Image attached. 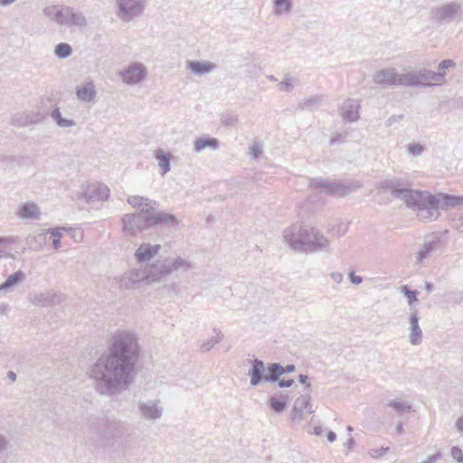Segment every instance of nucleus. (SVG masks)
Wrapping results in <instances>:
<instances>
[{
  "instance_id": "28",
  "label": "nucleus",
  "mask_w": 463,
  "mask_h": 463,
  "mask_svg": "<svg viewBox=\"0 0 463 463\" xmlns=\"http://www.w3.org/2000/svg\"><path fill=\"white\" fill-rule=\"evenodd\" d=\"M17 214L23 219H39V207L33 203H26L20 206Z\"/></svg>"
},
{
  "instance_id": "45",
  "label": "nucleus",
  "mask_w": 463,
  "mask_h": 463,
  "mask_svg": "<svg viewBox=\"0 0 463 463\" xmlns=\"http://www.w3.org/2000/svg\"><path fill=\"white\" fill-rule=\"evenodd\" d=\"M401 292L407 298L408 304L411 307L419 301L417 298L419 292L417 290H411L407 286L404 285L401 287Z\"/></svg>"
},
{
  "instance_id": "56",
  "label": "nucleus",
  "mask_w": 463,
  "mask_h": 463,
  "mask_svg": "<svg viewBox=\"0 0 463 463\" xmlns=\"http://www.w3.org/2000/svg\"><path fill=\"white\" fill-rule=\"evenodd\" d=\"M67 232H69L70 236L73 239V241L76 242L80 241L83 237L82 231L79 228H70Z\"/></svg>"
},
{
  "instance_id": "5",
  "label": "nucleus",
  "mask_w": 463,
  "mask_h": 463,
  "mask_svg": "<svg viewBox=\"0 0 463 463\" xmlns=\"http://www.w3.org/2000/svg\"><path fill=\"white\" fill-rule=\"evenodd\" d=\"M192 267L191 262L181 256L167 257L151 264L150 274L154 280L158 281L175 271H188Z\"/></svg>"
},
{
  "instance_id": "60",
  "label": "nucleus",
  "mask_w": 463,
  "mask_h": 463,
  "mask_svg": "<svg viewBox=\"0 0 463 463\" xmlns=\"http://www.w3.org/2000/svg\"><path fill=\"white\" fill-rule=\"evenodd\" d=\"M277 382L279 383V386L281 387V388L290 387L294 383V380L293 379H288V380L279 379V381H277Z\"/></svg>"
},
{
  "instance_id": "8",
  "label": "nucleus",
  "mask_w": 463,
  "mask_h": 463,
  "mask_svg": "<svg viewBox=\"0 0 463 463\" xmlns=\"http://www.w3.org/2000/svg\"><path fill=\"white\" fill-rule=\"evenodd\" d=\"M145 0H116L115 14L124 23H129L142 14Z\"/></svg>"
},
{
  "instance_id": "33",
  "label": "nucleus",
  "mask_w": 463,
  "mask_h": 463,
  "mask_svg": "<svg viewBox=\"0 0 463 463\" xmlns=\"http://www.w3.org/2000/svg\"><path fill=\"white\" fill-rule=\"evenodd\" d=\"M267 371L265 381L268 383H275L279 381V376L283 374V366L278 363L269 364Z\"/></svg>"
},
{
  "instance_id": "7",
  "label": "nucleus",
  "mask_w": 463,
  "mask_h": 463,
  "mask_svg": "<svg viewBox=\"0 0 463 463\" xmlns=\"http://www.w3.org/2000/svg\"><path fill=\"white\" fill-rule=\"evenodd\" d=\"M380 187L383 190L391 191L394 197L402 200L407 207L416 212L420 191L408 189L404 183L395 178L382 182Z\"/></svg>"
},
{
  "instance_id": "6",
  "label": "nucleus",
  "mask_w": 463,
  "mask_h": 463,
  "mask_svg": "<svg viewBox=\"0 0 463 463\" xmlns=\"http://www.w3.org/2000/svg\"><path fill=\"white\" fill-rule=\"evenodd\" d=\"M462 14V4L458 1H450L432 6L429 12V17L434 24L443 25L458 20Z\"/></svg>"
},
{
  "instance_id": "25",
  "label": "nucleus",
  "mask_w": 463,
  "mask_h": 463,
  "mask_svg": "<svg viewBox=\"0 0 463 463\" xmlns=\"http://www.w3.org/2000/svg\"><path fill=\"white\" fill-rule=\"evenodd\" d=\"M265 372V364L263 361L255 359L252 362V367L249 370V376L250 377V384L252 386H257L263 380L265 381L266 374Z\"/></svg>"
},
{
  "instance_id": "22",
  "label": "nucleus",
  "mask_w": 463,
  "mask_h": 463,
  "mask_svg": "<svg viewBox=\"0 0 463 463\" xmlns=\"http://www.w3.org/2000/svg\"><path fill=\"white\" fill-rule=\"evenodd\" d=\"M186 67L194 75L201 76L212 72L217 66L208 61H189Z\"/></svg>"
},
{
  "instance_id": "9",
  "label": "nucleus",
  "mask_w": 463,
  "mask_h": 463,
  "mask_svg": "<svg viewBox=\"0 0 463 463\" xmlns=\"http://www.w3.org/2000/svg\"><path fill=\"white\" fill-rule=\"evenodd\" d=\"M311 186L316 189H320L321 193L329 195L345 196L360 188L361 184L358 183L345 184L337 182H330L323 178H317L311 182Z\"/></svg>"
},
{
  "instance_id": "44",
  "label": "nucleus",
  "mask_w": 463,
  "mask_h": 463,
  "mask_svg": "<svg viewBox=\"0 0 463 463\" xmlns=\"http://www.w3.org/2000/svg\"><path fill=\"white\" fill-rule=\"evenodd\" d=\"M70 6H61L55 23L61 26H67Z\"/></svg>"
},
{
  "instance_id": "4",
  "label": "nucleus",
  "mask_w": 463,
  "mask_h": 463,
  "mask_svg": "<svg viewBox=\"0 0 463 463\" xmlns=\"http://www.w3.org/2000/svg\"><path fill=\"white\" fill-rule=\"evenodd\" d=\"M123 230L130 236H135L138 232L149 229L156 225L176 226L178 221L175 215L163 211L154 214L128 213L122 217Z\"/></svg>"
},
{
  "instance_id": "11",
  "label": "nucleus",
  "mask_w": 463,
  "mask_h": 463,
  "mask_svg": "<svg viewBox=\"0 0 463 463\" xmlns=\"http://www.w3.org/2000/svg\"><path fill=\"white\" fill-rule=\"evenodd\" d=\"M146 67L138 61L130 63L119 72L121 80L127 85L138 84L146 79Z\"/></svg>"
},
{
  "instance_id": "27",
  "label": "nucleus",
  "mask_w": 463,
  "mask_h": 463,
  "mask_svg": "<svg viewBox=\"0 0 463 463\" xmlns=\"http://www.w3.org/2000/svg\"><path fill=\"white\" fill-rule=\"evenodd\" d=\"M288 402V395L287 393L280 392L279 395L270 397L268 401V405L276 412H282Z\"/></svg>"
},
{
  "instance_id": "14",
  "label": "nucleus",
  "mask_w": 463,
  "mask_h": 463,
  "mask_svg": "<svg viewBox=\"0 0 463 463\" xmlns=\"http://www.w3.org/2000/svg\"><path fill=\"white\" fill-rule=\"evenodd\" d=\"M310 401L311 397L309 394L300 395L296 399L291 411V420L293 422L299 423L304 419L305 412H314Z\"/></svg>"
},
{
  "instance_id": "42",
  "label": "nucleus",
  "mask_w": 463,
  "mask_h": 463,
  "mask_svg": "<svg viewBox=\"0 0 463 463\" xmlns=\"http://www.w3.org/2000/svg\"><path fill=\"white\" fill-rule=\"evenodd\" d=\"M214 332L216 333V336L209 339L206 342H203L200 349L202 352H208L210 351L216 344H218L220 341L222 340L223 335L220 330L214 329Z\"/></svg>"
},
{
  "instance_id": "38",
  "label": "nucleus",
  "mask_w": 463,
  "mask_h": 463,
  "mask_svg": "<svg viewBox=\"0 0 463 463\" xmlns=\"http://www.w3.org/2000/svg\"><path fill=\"white\" fill-rule=\"evenodd\" d=\"M274 14L276 16H281L284 14L289 13L292 9V3L290 0H274Z\"/></svg>"
},
{
  "instance_id": "53",
  "label": "nucleus",
  "mask_w": 463,
  "mask_h": 463,
  "mask_svg": "<svg viewBox=\"0 0 463 463\" xmlns=\"http://www.w3.org/2000/svg\"><path fill=\"white\" fill-rule=\"evenodd\" d=\"M347 136H348L347 132L335 133L331 137V138L329 140V145L334 146L335 144L344 143L346 140Z\"/></svg>"
},
{
  "instance_id": "16",
  "label": "nucleus",
  "mask_w": 463,
  "mask_h": 463,
  "mask_svg": "<svg viewBox=\"0 0 463 463\" xmlns=\"http://www.w3.org/2000/svg\"><path fill=\"white\" fill-rule=\"evenodd\" d=\"M399 73L395 68H386L377 71L373 80L375 84L387 87H398Z\"/></svg>"
},
{
  "instance_id": "18",
  "label": "nucleus",
  "mask_w": 463,
  "mask_h": 463,
  "mask_svg": "<svg viewBox=\"0 0 463 463\" xmlns=\"http://www.w3.org/2000/svg\"><path fill=\"white\" fill-rule=\"evenodd\" d=\"M161 249L159 244L141 243L135 251V257L139 263H144L155 258Z\"/></svg>"
},
{
  "instance_id": "24",
  "label": "nucleus",
  "mask_w": 463,
  "mask_h": 463,
  "mask_svg": "<svg viewBox=\"0 0 463 463\" xmlns=\"http://www.w3.org/2000/svg\"><path fill=\"white\" fill-rule=\"evenodd\" d=\"M419 317L417 312L411 315L410 323V343L413 345H418L422 342V331L419 326Z\"/></svg>"
},
{
  "instance_id": "52",
  "label": "nucleus",
  "mask_w": 463,
  "mask_h": 463,
  "mask_svg": "<svg viewBox=\"0 0 463 463\" xmlns=\"http://www.w3.org/2000/svg\"><path fill=\"white\" fill-rule=\"evenodd\" d=\"M390 450L389 447L373 448L368 450V454L373 458H379Z\"/></svg>"
},
{
  "instance_id": "32",
  "label": "nucleus",
  "mask_w": 463,
  "mask_h": 463,
  "mask_svg": "<svg viewBox=\"0 0 463 463\" xmlns=\"http://www.w3.org/2000/svg\"><path fill=\"white\" fill-rule=\"evenodd\" d=\"M47 231L37 234L30 235L27 238L28 246L35 251L42 250L46 242Z\"/></svg>"
},
{
  "instance_id": "3",
  "label": "nucleus",
  "mask_w": 463,
  "mask_h": 463,
  "mask_svg": "<svg viewBox=\"0 0 463 463\" xmlns=\"http://www.w3.org/2000/svg\"><path fill=\"white\" fill-rule=\"evenodd\" d=\"M458 205H463L462 195L442 193L432 194L427 191H420L415 213L420 220L432 222L439 217L440 209L448 210Z\"/></svg>"
},
{
  "instance_id": "43",
  "label": "nucleus",
  "mask_w": 463,
  "mask_h": 463,
  "mask_svg": "<svg viewBox=\"0 0 463 463\" xmlns=\"http://www.w3.org/2000/svg\"><path fill=\"white\" fill-rule=\"evenodd\" d=\"M388 406L393 408V410L400 414L409 412L411 410V404L404 402H399L394 400L389 401Z\"/></svg>"
},
{
  "instance_id": "57",
  "label": "nucleus",
  "mask_w": 463,
  "mask_h": 463,
  "mask_svg": "<svg viewBox=\"0 0 463 463\" xmlns=\"http://www.w3.org/2000/svg\"><path fill=\"white\" fill-rule=\"evenodd\" d=\"M8 445L9 441L5 435L0 433V456L6 452Z\"/></svg>"
},
{
  "instance_id": "26",
  "label": "nucleus",
  "mask_w": 463,
  "mask_h": 463,
  "mask_svg": "<svg viewBox=\"0 0 463 463\" xmlns=\"http://www.w3.org/2000/svg\"><path fill=\"white\" fill-rule=\"evenodd\" d=\"M154 156L157 160L161 175H165L171 169L170 161L174 156L170 152L158 148L155 150Z\"/></svg>"
},
{
  "instance_id": "23",
  "label": "nucleus",
  "mask_w": 463,
  "mask_h": 463,
  "mask_svg": "<svg viewBox=\"0 0 463 463\" xmlns=\"http://www.w3.org/2000/svg\"><path fill=\"white\" fill-rule=\"evenodd\" d=\"M96 88L93 81L85 82L76 89L78 99L84 102H92L96 98Z\"/></svg>"
},
{
  "instance_id": "46",
  "label": "nucleus",
  "mask_w": 463,
  "mask_h": 463,
  "mask_svg": "<svg viewBox=\"0 0 463 463\" xmlns=\"http://www.w3.org/2000/svg\"><path fill=\"white\" fill-rule=\"evenodd\" d=\"M221 122L225 127H234L239 122V118L232 113L226 112L222 115Z\"/></svg>"
},
{
  "instance_id": "55",
  "label": "nucleus",
  "mask_w": 463,
  "mask_h": 463,
  "mask_svg": "<svg viewBox=\"0 0 463 463\" xmlns=\"http://www.w3.org/2000/svg\"><path fill=\"white\" fill-rule=\"evenodd\" d=\"M451 457L454 460H456L458 463H462L463 461V452L461 449L458 446H453L451 448L450 451Z\"/></svg>"
},
{
  "instance_id": "13",
  "label": "nucleus",
  "mask_w": 463,
  "mask_h": 463,
  "mask_svg": "<svg viewBox=\"0 0 463 463\" xmlns=\"http://www.w3.org/2000/svg\"><path fill=\"white\" fill-rule=\"evenodd\" d=\"M88 429L92 439H110V430L113 429L108 419L100 417H90L89 419Z\"/></svg>"
},
{
  "instance_id": "20",
  "label": "nucleus",
  "mask_w": 463,
  "mask_h": 463,
  "mask_svg": "<svg viewBox=\"0 0 463 463\" xmlns=\"http://www.w3.org/2000/svg\"><path fill=\"white\" fill-rule=\"evenodd\" d=\"M58 295L56 292L52 290H47L44 292H38L33 295H30L29 300L30 302L38 307H51L56 304V299L58 298Z\"/></svg>"
},
{
  "instance_id": "48",
  "label": "nucleus",
  "mask_w": 463,
  "mask_h": 463,
  "mask_svg": "<svg viewBox=\"0 0 463 463\" xmlns=\"http://www.w3.org/2000/svg\"><path fill=\"white\" fill-rule=\"evenodd\" d=\"M64 228H55L52 230H47V233H51L52 237V245L53 248L58 250L61 248V230H63Z\"/></svg>"
},
{
  "instance_id": "64",
  "label": "nucleus",
  "mask_w": 463,
  "mask_h": 463,
  "mask_svg": "<svg viewBox=\"0 0 463 463\" xmlns=\"http://www.w3.org/2000/svg\"><path fill=\"white\" fill-rule=\"evenodd\" d=\"M456 427L458 431L463 432V415L457 420Z\"/></svg>"
},
{
  "instance_id": "63",
  "label": "nucleus",
  "mask_w": 463,
  "mask_h": 463,
  "mask_svg": "<svg viewBox=\"0 0 463 463\" xmlns=\"http://www.w3.org/2000/svg\"><path fill=\"white\" fill-rule=\"evenodd\" d=\"M330 277L337 284L341 283L343 280V274L340 272H332Z\"/></svg>"
},
{
  "instance_id": "31",
  "label": "nucleus",
  "mask_w": 463,
  "mask_h": 463,
  "mask_svg": "<svg viewBox=\"0 0 463 463\" xmlns=\"http://www.w3.org/2000/svg\"><path fill=\"white\" fill-rule=\"evenodd\" d=\"M24 111L26 113V116H28L27 119L29 121L30 126L43 122L46 116L48 115V112L41 107L32 109H26Z\"/></svg>"
},
{
  "instance_id": "10",
  "label": "nucleus",
  "mask_w": 463,
  "mask_h": 463,
  "mask_svg": "<svg viewBox=\"0 0 463 463\" xmlns=\"http://www.w3.org/2000/svg\"><path fill=\"white\" fill-rule=\"evenodd\" d=\"M155 281L150 274V265L146 269H133L126 272L118 281L119 288L122 289L135 288L137 284L143 280Z\"/></svg>"
},
{
  "instance_id": "19",
  "label": "nucleus",
  "mask_w": 463,
  "mask_h": 463,
  "mask_svg": "<svg viewBox=\"0 0 463 463\" xmlns=\"http://www.w3.org/2000/svg\"><path fill=\"white\" fill-rule=\"evenodd\" d=\"M359 108L360 105L356 99H347L340 108V115L345 121H356L359 118Z\"/></svg>"
},
{
  "instance_id": "17",
  "label": "nucleus",
  "mask_w": 463,
  "mask_h": 463,
  "mask_svg": "<svg viewBox=\"0 0 463 463\" xmlns=\"http://www.w3.org/2000/svg\"><path fill=\"white\" fill-rule=\"evenodd\" d=\"M128 203L133 207L140 210L139 213L147 215L154 214V211L157 207L156 201L139 195H131L128 198ZM156 212H155L156 213Z\"/></svg>"
},
{
  "instance_id": "40",
  "label": "nucleus",
  "mask_w": 463,
  "mask_h": 463,
  "mask_svg": "<svg viewBox=\"0 0 463 463\" xmlns=\"http://www.w3.org/2000/svg\"><path fill=\"white\" fill-rule=\"evenodd\" d=\"M73 52L72 47L66 43H60L54 48V55L58 59H66Z\"/></svg>"
},
{
  "instance_id": "35",
  "label": "nucleus",
  "mask_w": 463,
  "mask_h": 463,
  "mask_svg": "<svg viewBox=\"0 0 463 463\" xmlns=\"http://www.w3.org/2000/svg\"><path fill=\"white\" fill-rule=\"evenodd\" d=\"M50 116L60 128H71L76 126V122L73 119L65 118L61 116V112L59 108L52 109Z\"/></svg>"
},
{
  "instance_id": "47",
  "label": "nucleus",
  "mask_w": 463,
  "mask_h": 463,
  "mask_svg": "<svg viewBox=\"0 0 463 463\" xmlns=\"http://www.w3.org/2000/svg\"><path fill=\"white\" fill-rule=\"evenodd\" d=\"M456 66V63L452 60H443L441 62H439L438 66V71L436 73H441V82L444 81V78L446 75V70L449 68H454Z\"/></svg>"
},
{
  "instance_id": "12",
  "label": "nucleus",
  "mask_w": 463,
  "mask_h": 463,
  "mask_svg": "<svg viewBox=\"0 0 463 463\" xmlns=\"http://www.w3.org/2000/svg\"><path fill=\"white\" fill-rule=\"evenodd\" d=\"M109 196V189L107 185L100 183L89 184L82 188L79 196L88 203L106 201Z\"/></svg>"
},
{
  "instance_id": "62",
  "label": "nucleus",
  "mask_w": 463,
  "mask_h": 463,
  "mask_svg": "<svg viewBox=\"0 0 463 463\" xmlns=\"http://www.w3.org/2000/svg\"><path fill=\"white\" fill-rule=\"evenodd\" d=\"M250 150H251L250 154L252 155V156L254 158H257L260 156V154L261 153V147L258 144L253 145L251 146Z\"/></svg>"
},
{
  "instance_id": "61",
  "label": "nucleus",
  "mask_w": 463,
  "mask_h": 463,
  "mask_svg": "<svg viewBox=\"0 0 463 463\" xmlns=\"http://www.w3.org/2000/svg\"><path fill=\"white\" fill-rule=\"evenodd\" d=\"M349 279L353 284L358 285L363 282V278L355 275L354 272L349 273Z\"/></svg>"
},
{
  "instance_id": "49",
  "label": "nucleus",
  "mask_w": 463,
  "mask_h": 463,
  "mask_svg": "<svg viewBox=\"0 0 463 463\" xmlns=\"http://www.w3.org/2000/svg\"><path fill=\"white\" fill-rule=\"evenodd\" d=\"M18 241L19 239L14 236H0V248L11 250V246Z\"/></svg>"
},
{
  "instance_id": "30",
  "label": "nucleus",
  "mask_w": 463,
  "mask_h": 463,
  "mask_svg": "<svg viewBox=\"0 0 463 463\" xmlns=\"http://www.w3.org/2000/svg\"><path fill=\"white\" fill-rule=\"evenodd\" d=\"M219 146V141L217 138L214 137H208V138H197L194 140V149L195 152L200 153L205 148H210L213 150L217 149Z\"/></svg>"
},
{
  "instance_id": "1",
  "label": "nucleus",
  "mask_w": 463,
  "mask_h": 463,
  "mask_svg": "<svg viewBox=\"0 0 463 463\" xmlns=\"http://www.w3.org/2000/svg\"><path fill=\"white\" fill-rule=\"evenodd\" d=\"M139 356L137 335L128 330H117L109 339L107 351L88 369L96 392L111 397L128 389L133 382Z\"/></svg>"
},
{
  "instance_id": "41",
  "label": "nucleus",
  "mask_w": 463,
  "mask_h": 463,
  "mask_svg": "<svg viewBox=\"0 0 463 463\" xmlns=\"http://www.w3.org/2000/svg\"><path fill=\"white\" fill-rule=\"evenodd\" d=\"M25 111H21L14 114L11 118V124L18 127V128H24L30 126L29 121L27 119Z\"/></svg>"
},
{
  "instance_id": "59",
  "label": "nucleus",
  "mask_w": 463,
  "mask_h": 463,
  "mask_svg": "<svg viewBox=\"0 0 463 463\" xmlns=\"http://www.w3.org/2000/svg\"><path fill=\"white\" fill-rule=\"evenodd\" d=\"M347 231V224L341 222L337 225V228H334V232L337 234V236H343Z\"/></svg>"
},
{
  "instance_id": "39",
  "label": "nucleus",
  "mask_w": 463,
  "mask_h": 463,
  "mask_svg": "<svg viewBox=\"0 0 463 463\" xmlns=\"http://www.w3.org/2000/svg\"><path fill=\"white\" fill-rule=\"evenodd\" d=\"M437 241H426L421 250H419L416 256L417 262H421L424 260H426L430 253L436 249Z\"/></svg>"
},
{
  "instance_id": "15",
  "label": "nucleus",
  "mask_w": 463,
  "mask_h": 463,
  "mask_svg": "<svg viewBox=\"0 0 463 463\" xmlns=\"http://www.w3.org/2000/svg\"><path fill=\"white\" fill-rule=\"evenodd\" d=\"M137 408L146 420H156L161 418L163 407L159 400H150L147 402H139Z\"/></svg>"
},
{
  "instance_id": "34",
  "label": "nucleus",
  "mask_w": 463,
  "mask_h": 463,
  "mask_svg": "<svg viewBox=\"0 0 463 463\" xmlns=\"http://www.w3.org/2000/svg\"><path fill=\"white\" fill-rule=\"evenodd\" d=\"M25 279V275L22 270H17L12 275L8 276L4 283L0 285V291L7 290L11 287L17 285L18 283Z\"/></svg>"
},
{
  "instance_id": "54",
  "label": "nucleus",
  "mask_w": 463,
  "mask_h": 463,
  "mask_svg": "<svg viewBox=\"0 0 463 463\" xmlns=\"http://www.w3.org/2000/svg\"><path fill=\"white\" fill-rule=\"evenodd\" d=\"M424 151V146L420 144H410L408 146V153L412 156H420Z\"/></svg>"
},
{
  "instance_id": "36",
  "label": "nucleus",
  "mask_w": 463,
  "mask_h": 463,
  "mask_svg": "<svg viewBox=\"0 0 463 463\" xmlns=\"http://www.w3.org/2000/svg\"><path fill=\"white\" fill-rule=\"evenodd\" d=\"M322 97L319 95H312L307 98L301 99L298 102V109H312L314 108H318L322 103Z\"/></svg>"
},
{
  "instance_id": "29",
  "label": "nucleus",
  "mask_w": 463,
  "mask_h": 463,
  "mask_svg": "<svg viewBox=\"0 0 463 463\" xmlns=\"http://www.w3.org/2000/svg\"><path fill=\"white\" fill-rule=\"evenodd\" d=\"M68 27H78L80 29L85 27L87 25V19L85 15L80 12L75 11L73 8L70 7L69 18H68Z\"/></svg>"
},
{
  "instance_id": "51",
  "label": "nucleus",
  "mask_w": 463,
  "mask_h": 463,
  "mask_svg": "<svg viewBox=\"0 0 463 463\" xmlns=\"http://www.w3.org/2000/svg\"><path fill=\"white\" fill-rule=\"evenodd\" d=\"M59 8L60 7L57 5H48L43 8V13L51 21L55 22L58 15Z\"/></svg>"
},
{
  "instance_id": "58",
  "label": "nucleus",
  "mask_w": 463,
  "mask_h": 463,
  "mask_svg": "<svg viewBox=\"0 0 463 463\" xmlns=\"http://www.w3.org/2000/svg\"><path fill=\"white\" fill-rule=\"evenodd\" d=\"M442 453L440 451L435 453L434 455L429 456L426 459H424L421 463H435L436 461L441 459Z\"/></svg>"
},
{
  "instance_id": "2",
  "label": "nucleus",
  "mask_w": 463,
  "mask_h": 463,
  "mask_svg": "<svg viewBox=\"0 0 463 463\" xmlns=\"http://www.w3.org/2000/svg\"><path fill=\"white\" fill-rule=\"evenodd\" d=\"M283 240L288 247L300 253L329 252V240L316 227L294 223L283 231Z\"/></svg>"
},
{
  "instance_id": "37",
  "label": "nucleus",
  "mask_w": 463,
  "mask_h": 463,
  "mask_svg": "<svg viewBox=\"0 0 463 463\" xmlns=\"http://www.w3.org/2000/svg\"><path fill=\"white\" fill-rule=\"evenodd\" d=\"M418 87L416 71L399 73L398 87Z\"/></svg>"
},
{
  "instance_id": "21",
  "label": "nucleus",
  "mask_w": 463,
  "mask_h": 463,
  "mask_svg": "<svg viewBox=\"0 0 463 463\" xmlns=\"http://www.w3.org/2000/svg\"><path fill=\"white\" fill-rule=\"evenodd\" d=\"M418 87H429L432 86V82H441V73H436V71L423 69L416 71Z\"/></svg>"
},
{
  "instance_id": "50",
  "label": "nucleus",
  "mask_w": 463,
  "mask_h": 463,
  "mask_svg": "<svg viewBox=\"0 0 463 463\" xmlns=\"http://www.w3.org/2000/svg\"><path fill=\"white\" fill-rule=\"evenodd\" d=\"M279 90L289 92L293 90L294 84H293V79L289 77L288 75L286 76V78L280 81L278 84Z\"/></svg>"
}]
</instances>
